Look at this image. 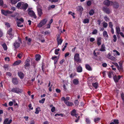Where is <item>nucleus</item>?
<instances>
[{"label": "nucleus", "mask_w": 124, "mask_h": 124, "mask_svg": "<svg viewBox=\"0 0 124 124\" xmlns=\"http://www.w3.org/2000/svg\"><path fill=\"white\" fill-rule=\"evenodd\" d=\"M12 29L11 28L8 29L7 31V37L9 39H11L14 36V34L12 32Z\"/></svg>", "instance_id": "1"}, {"label": "nucleus", "mask_w": 124, "mask_h": 124, "mask_svg": "<svg viewBox=\"0 0 124 124\" xmlns=\"http://www.w3.org/2000/svg\"><path fill=\"white\" fill-rule=\"evenodd\" d=\"M12 92L17 94L22 93L23 91V90L17 87H14L11 90Z\"/></svg>", "instance_id": "2"}, {"label": "nucleus", "mask_w": 124, "mask_h": 124, "mask_svg": "<svg viewBox=\"0 0 124 124\" xmlns=\"http://www.w3.org/2000/svg\"><path fill=\"white\" fill-rule=\"evenodd\" d=\"M28 14L30 17L34 19L37 18V17L33 10H31L30 8H29L28 9Z\"/></svg>", "instance_id": "3"}, {"label": "nucleus", "mask_w": 124, "mask_h": 124, "mask_svg": "<svg viewBox=\"0 0 124 124\" xmlns=\"http://www.w3.org/2000/svg\"><path fill=\"white\" fill-rule=\"evenodd\" d=\"M21 42V41L20 38L18 37L17 40H16L14 44V46L16 48H18L19 47L20 43Z\"/></svg>", "instance_id": "4"}, {"label": "nucleus", "mask_w": 124, "mask_h": 124, "mask_svg": "<svg viewBox=\"0 0 124 124\" xmlns=\"http://www.w3.org/2000/svg\"><path fill=\"white\" fill-rule=\"evenodd\" d=\"M74 60L75 61L79 63H81V60L80 58L79 54H78L76 53L75 54Z\"/></svg>", "instance_id": "5"}, {"label": "nucleus", "mask_w": 124, "mask_h": 124, "mask_svg": "<svg viewBox=\"0 0 124 124\" xmlns=\"http://www.w3.org/2000/svg\"><path fill=\"white\" fill-rule=\"evenodd\" d=\"M1 11L2 14L5 16H7L8 15L11 14L13 13V12H12L8 10H5L2 9Z\"/></svg>", "instance_id": "6"}, {"label": "nucleus", "mask_w": 124, "mask_h": 124, "mask_svg": "<svg viewBox=\"0 0 124 124\" xmlns=\"http://www.w3.org/2000/svg\"><path fill=\"white\" fill-rule=\"evenodd\" d=\"M107 57L113 61L115 62L116 61V59L114 57L111 55V54L110 53H109L107 55Z\"/></svg>", "instance_id": "7"}, {"label": "nucleus", "mask_w": 124, "mask_h": 124, "mask_svg": "<svg viewBox=\"0 0 124 124\" xmlns=\"http://www.w3.org/2000/svg\"><path fill=\"white\" fill-rule=\"evenodd\" d=\"M112 3V1H110L109 0H105L103 2L104 5L108 7L110 5H111Z\"/></svg>", "instance_id": "8"}, {"label": "nucleus", "mask_w": 124, "mask_h": 124, "mask_svg": "<svg viewBox=\"0 0 124 124\" xmlns=\"http://www.w3.org/2000/svg\"><path fill=\"white\" fill-rule=\"evenodd\" d=\"M111 5H113V8L115 9L118 8L119 6L118 3L116 1H113Z\"/></svg>", "instance_id": "9"}, {"label": "nucleus", "mask_w": 124, "mask_h": 124, "mask_svg": "<svg viewBox=\"0 0 124 124\" xmlns=\"http://www.w3.org/2000/svg\"><path fill=\"white\" fill-rule=\"evenodd\" d=\"M121 76L120 75H118L117 77L116 75L114 76L113 78L115 82L116 83H118L119 80L121 79Z\"/></svg>", "instance_id": "10"}, {"label": "nucleus", "mask_w": 124, "mask_h": 124, "mask_svg": "<svg viewBox=\"0 0 124 124\" xmlns=\"http://www.w3.org/2000/svg\"><path fill=\"white\" fill-rule=\"evenodd\" d=\"M30 60L28 59H26L25 62V64L24 65L25 69H26V68H28L30 66Z\"/></svg>", "instance_id": "11"}, {"label": "nucleus", "mask_w": 124, "mask_h": 124, "mask_svg": "<svg viewBox=\"0 0 124 124\" xmlns=\"http://www.w3.org/2000/svg\"><path fill=\"white\" fill-rule=\"evenodd\" d=\"M17 74L18 76L20 79H22L24 78V75L22 72L21 71H18Z\"/></svg>", "instance_id": "12"}, {"label": "nucleus", "mask_w": 124, "mask_h": 124, "mask_svg": "<svg viewBox=\"0 0 124 124\" xmlns=\"http://www.w3.org/2000/svg\"><path fill=\"white\" fill-rule=\"evenodd\" d=\"M102 9L105 12L108 14L110 13L109 9L106 7H104L102 8Z\"/></svg>", "instance_id": "13"}, {"label": "nucleus", "mask_w": 124, "mask_h": 124, "mask_svg": "<svg viewBox=\"0 0 124 124\" xmlns=\"http://www.w3.org/2000/svg\"><path fill=\"white\" fill-rule=\"evenodd\" d=\"M12 82L15 85H17L18 84V81L16 78H13L12 79Z\"/></svg>", "instance_id": "14"}, {"label": "nucleus", "mask_w": 124, "mask_h": 124, "mask_svg": "<svg viewBox=\"0 0 124 124\" xmlns=\"http://www.w3.org/2000/svg\"><path fill=\"white\" fill-rule=\"evenodd\" d=\"M28 6V4L27 3H26L23 4L22 5L21 9H23L24 10H26L27 9Z\"/></svg>", "instance_id": "15"}, {"label": "nucleus", "mask_w": 124, "mask_h": 124, "mask_svg": "<svg viewBox=\"0 0 124 124\" xmlns=\"http://www.w3.org/2000/svg\"><path fill=\"white\" fill-rule=\"evenodd\" d=\"M101 37H99L97 39V44L98 46H100L101 44Z\"/></svg>", "instance_id": "16"}, {"label": "nucleus", "mask_w": 124, "mask_h": 124, "mask_svg": "<svg viewBox=\"0 0 124 124\" xmlns=\"http://www.w3.org/2000/svg\"><path fill=\"white\" fill-rule=\"evenodd\" d=\"M37 11L39 16L40 17L43 14L41 9L40 8H38L37 9Z\"/></svg>", "instance_id": "17"}, {"label": "nucleus", "mask_w": 124, "mask_h": 124, "mask_svg": "<svg viewBox=\"0 0 124 124\" xmlns=\"http://www.w3.org/2000/svg\"><path fill=\"white\" fill-rule=\"evenodd\" d=\"M76 69L77 72H81L82 71V68L80 66H78Z\"/></svg>", "instance_id": "18"}, {"label": "nucleus", "mask_w": 124, "mask_h": 124, "mask_svg": "<svg viewBox=\"0 0 124 124\" xmlns=\"http://www.w3.org/2000/svg\"><path fill=\"white\" fill-rule=\"evenodd\" d=\"M65 103L68 106H71L73 105L72 103L67 101H65Z\"/></svg>", "instance_id": "19"}, {"label": "nucleus", "mask_w": 124, "mask_h": 124, "mask_svg": "<svg viewBox=\"0 0 124 124\" xmlns=\"http://www.w3.org/2000/svg\"><path fill=\"white\" fill-rule=\"evenodd\" d=\"M85 68L86 70L89 71H91L92 70V69L91 67L88 64H85Z\"/></svg>", "instance_id": "20"}, {"label": "nucleus", "mask_w": 124, "mask_h": 124, "mask_svg": "<svg viewBox=\"0 0 124 124\" xmlns=\"http://www.w3.org/2000/svg\"><path fill=\"white\" fill-rule=\"evenodd\" d=\"M83 10V8L81 6H78L77 8V10L79 11L81 13Z\"/></svg>", "instance_id": "21"}, {"label": "nucleus", "mask_w": 124, "mask_h": 124, "mask_svg": "<svg viewBox=\"0 0 124 124\" xmlns=\"http://www.w3.org/2000/svg\"><path fill=\"white\" fill-rule=\"evenodd\" d=\"M57 58V56H53L52 57V59L54 61V65H55L56 64L57 62L58 61V58L57 59H55V58Z\"/></svg>", "instance_id": "22"}, {"label": "nucleus", "mask_w": 124, "mask_h": 124, "mask_svg": "<svg viewBox=\"0 0 124 124\" xmlns=\"http://www.w3.org/2000/svg\"><path fill=\"white\" fill-rule=\"evenodd\" d=\"M77 112L75 109H74L72 110L71 112V116H74L77 115Z\"/></svg>", "instance_id": "23"}, {"label": "nucleus", "mask_w": 124, "mask_h": 124, "mask_svg": "<svg viewBox=\"0 0 124 124\" xmlns=\"http://www.w3.org/2000/svg\"><path fill=\"white\" fill-rule=\"evenodd\" d=\"M105 48V45L104 44H103L101 45V48L99 50L101 51H105L106 50Z\"/></svg>", "instance_id": "24"}, {"label": "nucleus", "mask_w": 124, "mask_h": 124, "mask_svg": "<svg viewBox=\"0 0 124 124\" xmlns=\"http://www.w3.org/2000/svg\"><path fill=\"white\" fill-rule=\"evenodd\" d=\"M36 60L37 61H39L40 59L41 56L39 54H36L35 55Z\"/></svg>", "instance_id": "25"}, {"label": "nucleus", "mask_w": 124, "mask_h": 124, "mask_svg": "<svg viewBox=\"0 0 124 124\" xmlns=\"http://www.w3.org/2000/svg\"><path fill=\"white\" fill-rule=\"evenodd\" d=\"M21 62V61L20 60L16 61L13 64V65L14 66L18 65Z\"/></svg>", "instance_id": "26"}, {"label": "nucleus", "mask_w": 124, "mask_h": 124, "mask_svg": "<svg viewBox=\"0 0 124 124\" xmlns=\"http://www.w3.org/2000/svg\"><path fill=\"white\" fill-rule=\"evenodd\" d=\"M73 83L75 85H78L79 83V81L78 78L74 79L73 81Z\"/></svg>", "instance_id": "27"}, {"label": "nucleus", "mask_w": 124, "mask_h": 124, "mask_svg": "<svg viewBox=\"0 0 124 124\" xmlns=\"http://www.w3.org/2000/svg\"><path fill=\"white\" fill-rule=\"evenodd\" d=\"M92 85L93 87H94L95 89H97V88L98 85V84L97 82L93 83H92Z\"/></svg>", "instance_id": "28"}, {"label": "nucleus", "mask_w": 124, "mask_h": 124, "mask_svg": "<svg viewBox=\"0 0 124 124\" xmlns=\"http://www.w3.org/2000/svg\"><path fill=\"white\" fill-rule=\"evenodd\" d=\"M103 36L104 37H106L107 38L108 37V35L107 34V32L105 31H104L103 33Z\"/></svg>", "instance_id": "29"}, {"label": "nucleus", "mask_w": 124, "mask_h": 124, "mask_svg": "<svg viewBox=\"0 0 124 124\" xmlns=\"http://www.w3.org/2000/svg\"><path fill=\"white\" fill-rule=\"evenodd\" d=\"M57 45L58 46L59 45H61L63 41V40L61 39H57Z\"/></svg>", "instance_id": "30"}, {"label": "nucleus", "mask_w": 124, "mask_h": 124, "mask_svg": "<svg viewBox=\"0 0 124 124\" xmlns=\"http://www.w3.org/2000/svg\"><path fill=\"white\" fill-rule=\"evenodd\" d=\"M119 72H123V66H119V67L117 68Z\"/></svg>", "instance_id": "31"}, {"label": "nucleus", "mask_w": 124, "mask_h": 124, "mask_svg": "<svg viewBox=\"0 0 124 124\" xmlns=\"http://www.w3.org/2000/svg\"><path fill=\"white\" fill-rule=\"evenodd\" d=\"M40 111V108L39 107H38L36 108V111L35 112V113L36 114H38L39 113V111Z\"/></svg>", "instance_id": "32"}, {"label": "nucleus", "mask_w": 124, "mask_h": 124, "mask_svg": "<svg viewBox=\"0 0 124 124\" xmlns=\"http://www.w3.org/2000/svg\"><path fill=\"white\" fill-rule=\"evenodd\" d=\"M116 31L117 33L119 34L120 31V28L119 26H117L116 27Z\"/></svg>", "instance_id": "33"}, {"label": "nucleus", "mask_w": 124, "mask_h": 124, "mask_svg": "<svg viewBox=\"0 0 124 124\" xmlns=\"http://www.w3.org/2000/svg\"><path fill=\"white\" fill-rule=\"evenodd\" d=\"M11 3L12 4H15L20 0H10Z\"/></svg>", "instance_id": "34"}, {"label": "nucleus", "mask_w": 124, "mask_h": 124, "mask_svg": "<svg viewBox=\"0 0 124 124\" xmlns=\"http://www.w3.org/2000/svg\"><path fill=\"white\" fill-rule=\"evenodd\" d=\"M89 22V19L87 18H86L84 19L83 21V22L85 24L88 23Z\"/></svg>", "instance_id": "35"}, {"label": "nucleus", "mask_w": 124, "mask_h": 124, "mask_svg": "<svg viewBox=\"0 0 124 124\" xmlns=\"http://www.w3.org/2000/svg\"><path fill=\"white\" fill-rule=\"evenodd\" d=\"M2 46L3 47L4 50H6L7 49V46L6 44L5 43H3L2 45Z\"/></svg>", "instance_id": "36"}, {"label": "nucleus", "mask_w": 124, "mask_h": 124, "mask_svg": "<svg viewBox=\"0 0 124 124\" xmlns=\"http://www.w3.org/2000/svg\"><path fill=\"white\" fill-rule=\"evenodd\" d=\"M47 20L46 19H44L41 21L40 23H42L45 25L47 22Z\"/></svg>", "instance_id": "37"}, {"label": "nucleus", "mask_w": 124, "mask_h": 124, "mask_svg": "<svg viewBox=\"0 0 124 124\" xmlns=\"http://www.w3.org/2000/svg\"><path fill=\"white\" fill-rule=\"evenodd\" d=\"M113 74V72L111 71H110L109 72L108 74V76L109 78H112L111 75Z\"/></svg>", "instance_id": "38"}, {"label": "nucleus", "mask_w": 124, "mask_h": 124, "mask_svg": "<svg viewBox=\"0 0 124 124\" xmlns=\"http://www.w3.org/2000/svg\"><path fill=\"white\" fill-rule=\"evenodd\" d=\"M94 13V10L93 9H91L89 12V14L90 15L92 16L93 15Z\"/></svg>", "instance_id": "39"}, {"label": "nucleus", "mask_w": 124, "mask_h": 124, "mask_svg": "<svg viewBox=\"0 0 124 124\" xmlns=\"http://www.w3.org/2000/svg\"><path fill=\"white\" fill-rule=\"evenodd\" d=\"M22 23L20 22H17V26L18 27H22L23 26V25H20Z\"/></svg>", "instance_id": "40"}, {"label": "nucleus", "mask_w": 124, "mask_h": 124, "mask_svg": "<svg viewBox=\"0 0 124 124\" xmlns=\"http://www.w3.org/2000/svg\"><path fill=\"white\" fill-rule=\"evenodd\" d=\"M76 74L75 73H72L70 75V77L71 78H73L76 76Z\"/></svg>", "instance_id": "41"}, {"label": "nucleus", "mask_w": 124, "mask_h": 124, "mask_svg": "<svg viewBox=\"0 0 124 124\" xmlns=\"http://www.w3.org/2000/svg\"><path fill=\"white\" fill-rule=\"evenodd\" d=\"M108 25V23L105 22H104L103 23V27L106 28Z\"/></svg>", "instance_id": "42"}, {"label": "nucleus", "mask_w": 124, "mask_h": 124, "mask_svg": "<svg viewBox=\"0 0 124 124\" xmlns=\"http://www.w3.org/2000/svg\"><path fill=\"white\" fill-rule=\"evenodd\" d=\"M22 5L21 2H19L17 3V5L16 7L18 9H19L21 7Z\"/></svg>", "instance_id": "43"}, {"label": "nucleus", "mask_w": 124, "mask_h": 124, "mask_svg": "<svg viewBox=\"0 0 124 124\" xmlns=\"http://www.w3.org/2000/svg\"><path fill=\"white\" fill-rule=\"evenodd\" d=\"M100 119V118L99 117H98L97 118H94V122H95L96 123H98V122L99 121Z\"/></svg>", "instance_id": "44"}, {"label": "nucleus", "mask_w": 124, "mask_h": 124, "mask_svg": "<svg viewBox=\"0 0 124 124\" xmlns=\"http://www.w3.org/2000/svg\"><path fill=\"white\" fill-rule=\"evenodd\" d=\"M85 121L87 124H90L91 123V121L88 118H86Z\"/></svg>", "instance_id": "45"}, {"label": "nucleus", "mask_w": 124, "mask_h": 124, "mask_svg": "<svg viewBox=\"0 0 124 124\" xmlns=\"http://www.w3.org/2000/svg\"><path fill=\"white\" fill-rule=\"evenodd\" d=\"M98 32V31L96 29H94L92 32V34H96Z\"/></svg>", "instance_id": "46"}, {"label": "nucleus", "mask_w": 124, "mask_h": 124, "mask_svg": "<svg viewBox=\"0 0 124 124\" xmlns=\"http://www.w3.org/2000/svg\"><path fill=\"white\" fill-rule=\"evenodd\" d=\"M27 41L28 42L27 43V44L28 45L31 44V42L32 40V39L30 38H29L27 39Z\"/></svg>", "instance_id": "47"}, {"label": "nucleus", "mask_w": 124, "mask_h": 124, "mask_svg": "<svg viewBox=\"0 0 124 124\" xmlns=\"http://www.w3.org/2000/svg\"><path fill=\"white\" fill-rule=\"evenodd\" d=\"M113 122L115 124H119V122L118 119H114L113 121Z\"/></svg>", "instance_id": "48"}, {"label": "nucleus", "mask_w": 124, "mask_h": 124, "mask_svg": "<svg viewBox=\"0 0 124 124\" xmlns=\"http://www.w3.org/2000/svg\"><path fill=\"white\" fill-rule=\"evenodd\" d=\"M59 48H58L55 49V54L56 55L58 54L59 53L58 52L59 51Z\"/></svg>", "instance_id": "49"}, {"label": "nucleus", "mask_w": 124, "mask_h": 124, "mask_svg": "<svg viewBox=\"0 0 124 124\" xmlns=\"http://www.w3.org/2000/svg\"><path fill=\"white\" fill-rule=\"evenodd\" d=\"M71 13H72L71 15L73 16V18H75V16H74V15L75 14L74 13H72V12L69 11V12L68 14H70Z\"/></svg>", "instance_id": "50"}, {"label": "nucleus", "mask_w": 124, "mask_h": 124, "mask_svg": "<svg viewBox=\"0 0 124 124\" xmlns=\"http://www.w3.org/2000/svg\"><path fill=\"white\" fill-rule=\"evenodd\" d=\"M55 6L54 5H52L51 6H50L48 8V10H49L51 8H55Z\"/></svg>", "instance_id": "51"}, {"label": "nucleus", "mask_w": 124, "mask_h": 124, "mask_svg": "<svg viewBox=\"0 0 124 124\" xmlns=\"http://www.w3.org/2000/svg\"><path fill=\"white\" fill-rule=\"evenodd\" d=\"M44 25V24H43L42 23H40H40L38 24V26L39 27H41L42 26Z\"/></svg>", "instance_id": "52"}, {"label": "nucleus", "mask_w": 124, "mask_h": 124, "mask_svg": "<svg viewBox=\"0 0 124 124\" xmlns=\"http://www.w3.org/2000/svg\"><path fill=\"white\" fill-rule=\"evenodd\" d=\"M113 41L114 42H116L117 40V38L116 35H114L113 36Z\"/></svg>", "instance_id": "53"}, {"label": "nucleus", "mask_w": 124, "mask_h": 124, "mask_svg": "<svg viewBox=\"0 0 124 124\" xmlns=\"http://www.w3.org/2000/svg\"><path fill=\"white\" fill-rule=\"evenodd\" d=\"M45 99L44 98L42 99L41 100H40L39 101V102L40 103H44V101H45Z\"/></svg>", "instance_id": "54"}, {"label": "nucleus", "mask_w": 124, "mask_h": 124, "mask_svg": "<svg viewBox=\"0 0 124 124\" xmlns=\"http://www.w3.org/2000/svg\"><path fill=\"white\" fill-rule=\"evenodd\" d=\"M113 51L114 52L116 53V54L118 55H120V53H119L117 50H113Z\"/></svg>", "instance_id": "55"}, {"label": "nucleus", "mask_w": 124, "mask_h": 124, "mask_svg": "<svg viewBox=\"0 0 124 124\" xmlns=\"http://www.w3.org/2000/svg\"><path fill=\"white\" fill-rule=\"evenodd\" d=\"M109 26L111 28H113V25L112 22H109Z\"/></svg>", "instance_id": "56"}, {"label": "nucleus", "mask_w": 124, "mask_h": 124, "mask_svg": "<svg viewBox=\"0 0 124 124\" xmlns=\"http://www.w3.org/2000/svg\"><path fill=\"white\" fill-rule=\"evenodd\" d=\"M74 103L76 105H78L79 103V101L78 100H76L74 101Z\"/></svg>", "instance_id": "57"}, {"label": "nucleus", "mask_w": 124, "mask_h": 124, "mask_svg": "<svg viewBox=\"0 0 124 124\" xmlns=\"http://www.w3.org/2000/svg\"><path fill=\"white\" fill-rule=\"evenodd\" d=\"M87 4L88 6H90L91 4V1H88L87 2Z\"/></svg>", "instance_id": "58"}, {"label": "nucleus", "mask_w": 124, "mask_h": 124, "mask_svg": "<svg viewBox=\"0 0 124 124\" xmlns=\"http://www.w3.org/2000/svg\"><path fill=\"white\" fill-rule=\"evenodd\" d=\"M16 20H19L20 21H21V23H23L24 22V20L23 18H21L19 19L18 18H17Z\"/></svg>", "instance_id": "59"}, {"label": "nucleus", "mask_w": 124, "mask_h": 124, "mask_svg": "<svg viewBox=\"0 0 124 124\" xmlns=\"http://www.w3.org/2000/svg\"><path fill=\"white\" fill-rule=\"evenodd\" d=\"M5 24L7 27L9 28L10 27V25L9 23H5Z\"/></svg>", "instance_id": "60"}, {"label": "nucleus", "mask_w": 124, "mask_h": 124, "mask_svg": "<svg viewBox=\"0 0 124 124\" xmlns=\"http://www.w3.org/2000/svg\"><path fill=\"white\" fill-rule=\"evenodd\" d=\"M6 74L9 77H11L12 76V74L9 72H8L6 73Z\"/></svg>", "instance_id": "61"}, {"label": "nucleus", "mask_w": 124, "mask_h": 124, "mask_svg": "<svg viewBox=\"0 0 124 124\" xmlns=\"http://www.w3.org/2000/svg\"><path fill=\"white\" fill-rule=\"evenodd\" d=\"M104 18L105 20L106 21H108L109 20V19L108 18L107 16H106L104 17Z\"/></svg>", "instance_id": "62"}, {"label": "nucleus", "mask_w": 124, "mask_h": 124, "mask_svg": "<svg viewBox=\"0 0 124 124\" xmlns=\"http://www.w3.org/2000/svg\"><path fill=\"white\" fill-rule=\"evenodd\" d=\"M121 98L123 100V102H124V94L123 93L122 94H121Z\"/></svg>", "instance_id": "63"}, {"label": "nucleus", "mask_w": 124, "mask_h": 124, "mask_svg": "<svg viewBox=\"0 0 124 124\" xmlns=\"http://www.w3.org/2000/svg\"><path fill=\"white\" fill-rule=\"evenodd\" d=\"M95 39L93 38H91L90 39V40L91 42H93L94 41Z\"/></svg>", "instance_id": "64"}]
</instances>
